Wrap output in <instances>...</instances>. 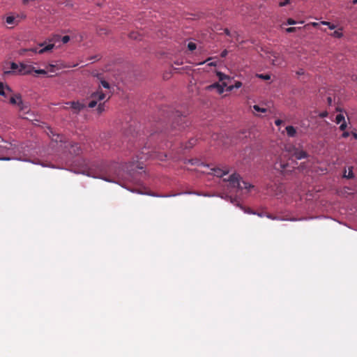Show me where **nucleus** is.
<instances>
[{
  "mask_svg": "<svg viewBox=\"0 0 357 357\" xmlns=\"http://www.w3.org/2000/svg\"><path fill=\"white\" fill-rule=\"evenodd\" d=\"M136 168L142 169V167L139 163H135V162L126 164L122 167L118 163H113L108 167V170L100 173L98 177L106 181L116 182V178H123L124 177V172L131 174Z\"/></svg>",
  "mask_w": 357,
  "mask_h": 357,
  "instance_id": "nucleus-1",
  "label": "nucleus"
},
{
  "mask_svg": "<svg viewBox=\"0 0 357 357\" xmlns=\"http://www.w3.org/2000/svg\"><path fill=\"white\" fill-rule=\"evenodd\" d=\"M241 176L236 173H234L229 176L228 178H224V181H228L229 185L231 188H238V189H245L248 191L254 188V185L245 182L241 181Z\"/></svg>",
  "mask_w": 357,
  "mask_h": 357,
  "instance_id": "nucleus-2",
  "label": "nucleus"
},
{
  "mask_svg": "<svg viewBox=\"0 0 357 357\" xmlns=\"http://www.w3.org/2000/svg\"><path fill=\"white\" fill-rule=\"evenodd\" d=\"M285 151L289 153L291 157H294L297 160L307 158L308 157L307 153L294 145L285 146Z\"/></svg>",
  "mask_w": 357,
  "mask_h": 357,
  "instance_id": "nucleus-3",
  "label": "nucleus"
},
{
  "mask_svg": "<svg viewBox=\"0 0 357 357\" xmlns=\"http://www.w3.org/2000/svg\"><path fill=\"white\" fill-rule=\"evenodd\" d=\"M107 93H104L100 87L94 93L91 94V100L89 102L88 107L93 108L96 107L98 101L103 100L106 98Z\"/></svg>",
  "mask_w": 357,
  "mask_h": 357,
  "instance_id": "nucleus-4",
  "label": "nucleus"
},
{
  "mask_svg": "<svg viewBox=\"0 0 357 357\" xmlns=\"http://www.w3.org/2000/svg\"><path fill=\"white\" fill-rule=\"evenodd\" d=\"M20 105L17 106L19 108V116L24 119L31 120V116H32V114L31 113V109L29 107V105L28 102H24L22 100V102H19Z\"/></svg>",
  "mask_w": 357,
  "mask_h": 357,
  "instance_id": "nucleus-5",
  "label": "nucleus"
},
{
  "mask_svg": "<svg viewBox=\"0 0 357 357\" xmlns=\"http://www.w3.org/2000/svg\"><path fill=\"white\" fill-rule=\"evenodd\" d=\"M274 167L276 170L280 171L284 174L291 172L293 169H294V167H290L288 162H282L281 159L275 162Z\"/></svg>",
  "mask_w": 357,
  "mask_h": 357,
  "instance_id": "nucleus-6",
  "label": "nucleus"
},
{
  "mask_svg": "<svg viewBox=\"0 0 357 357\" xmlns=\"http://www.w3.org/2000/svg\"><path fill=\"white\" fill-rule=\"evenodd\" d=\"M39 46L42 48L38 49V47H35V48H31V49H23L22 50L21 54H22L23 52H25L26 51H31L35 53L43 54L46 52H48V51L52 50L53 47H54V44H48V45H45V47H43L44 43H40L39 45Z\"/></svg>",
  "mask_w": 357,
  "mask_h": 357,
  "instance_id": "nucleus-7",
  "label": "nucleus"
},
{
  "mask_svg": "<svg viewBox=\"0 0 357 357\" xmlns=\"http://www.w3.org/2000/svg\"><path fill=\"white\" fill-rule=\"evenodd\" d=\"M188 123L186 116L178 114L176 119L172 123V128H176V127L178 126V130H182L188 126Z\"/></svg>",
  "mask_w": 357,
  "mask_h": 357,
  "instance_id": "nucleus-8",
  "label": "nucleus"
},
{
  "mask_svg": "<svg viewBox=\"0 0 357 357\" xmlns=\"http://www.w3.org/2000/svg\"><path fill=\"white\" fill-rule=\"evenodd\" d=\"M211 174L217 176V177H223V176L227 175L229 172V169L227 167H215L213 168H211Z\"/></svg>",
  "mask_w": 357,
  "mask_h": 357,
  "instance_id": "nucleus-9",
  "label": "nucleus"
},
{
  "mask_svg": "<svg viewBox=\"0 0 357 357\" xmlns=\"http://www.w3.org/2000/svg\"><path fill=\"white\" fill-rule=\"evenodd\" d=\"M35 71V68L31 65L20 63L19 73L22 75H29Z\"/></svg>",
  "mask_w": 357,
  "mask_h": 357,
  "instance_id": "nucleus-10",
  "label": "nucleus"
},
{
  "mask_svg": "<svg viewBox=\"0 0 357 357\" xmlns=\"http://www.w3.org/2000/svg\"><path fill=\"white\" fill-rule=\"evenodd\" d=\"M22 96L20 94H15L13 96H12L10 98V100H9V102L11 104V105H15L17 106H18L20 105V102H22Z\"/></svg>",
  "mask_w": 357,
  "mask_h": 357,
  "instance_id": "nucleus-11",
  "label": "nucleus"
},
{
  "mask_svg": "<svg viewBox=\"0 0 357 357\" xmlns=\"http://www.w3.org/2000/svg\"><path fill=\"white\" fill-rule=\"evenodd\" d=\"M11 91V89L8 85L4 86L2 82H0V96H6Z\"/></svg>",
  "mask_w": 357,
  "mask_h": 357,
  "instance_id": "nucleus-12",
  "label": "nucleus"
},
{
  "mask_svg": "<svg viewBox=\"0 0 357 357\" xmlns=\"http://www.w3.org/2000/svg\"><path fill=\"white\" fill-rule=\"evenodd\" d=\"M61 68L62 67L58 64L54 65L50 63L46 66V70L47 71V73H55L56 70H61Z\"/></svg>",
  "mask_w": 357,
  "mask_h": 357,
  "instance_id": "nucleus-13",
  "label": "nucleus"
},
{
  "mask_svg": "<svg viewBox=\"0 0 357 357\" xmlns=\"http://www.w3.org/2000/svg\"><path fill=\"white\" fill-rule=\"evenodd\" d=\"M70 153L75 155H79L81 153V146L79 144H73L70 146Z\"/></svg>",
  "mask_w": 357,
  "mask_h": 357,
  "instance_id": "nucleus-14",
  "label": "nucleus"
},
{
  "mask_svg": "<svg viewBox=\"0 0 357 357\" xmlns=\"http://www.w3.org/2000/svg\"><path fill=\"white\" fill-rule=\"evenodd\" d=\"M285 130L287 131V134L288 137H294L296 136V128L294 126H288L286 127Z\"/></svg>",
  "mask_w": 357,
  "mask_h": 357,
  "instance_id": "nucleus-15",
  "label": "nucleus"
},
{
  "mask_svg": "<svg viewBox=\"0 0 357 357\" xmlns=\"http://www.w3.org/2000/svg\"><path fill=\"white\" fill-rule=\"evenodd\" d=\"M71 107L75 109L76 112H79L82 109L85 105L79 102H70Z\"/></svg>",
  "mask_w": 357,
  "mask_h": 357,
  "instance_id": "nucleus-16",
  "label": "nucleus"
},
{
  "mask_svg": "<svg viewBox=\"0 0 357 357\" xmlns=\"http://www.w3.org/2000/svg\"><path fill=\"white\" fill-rule=\"evenodd\" d=\"M227 84L225 82L222 83V85H220L218 83H215L210 86V88H218L220 93H222L224 90V87L227 86Z\"/></svg>",
  "mask_w": 357,
  "mask_h": 357,
  "instance_id": "nucleus-17",
  "label": "nucleus"
},
{
  "mask_svg": "<svg viewBox=\"0 0 357 357\" xmlns=\"http://www.w3.org/2000/svg\"><path fill=\"white\" fill-rule=\"evenodd\" d=\"M353 169L352 167H349L348 173H347V170L345 169L344 172V174H343V176L344 178H354V175L353 169Z\"/></svg>",
  "mask_w": 357,
  "mask_h": 357,
  "instance_id": "nucleus-18",
  "label": "nucleus"
},
{
  "mask_svg": "<svg viewBox=\"0 0 357 357\" xmlns=\"http://www.w3.org/2000/svg\"><path fill=\"white\" fill-rule=\"evenodd\" d=\"M217 76L218 77L219 80H220V81H221V82H222V83H223V82H225L224 81H225V79H229V77H228V76H227L226 75H225L224 73H220V72H218V73H217Z\"/></svg>",
  "mask_w": 357,
  "mask_h": 357,
  "instance_id": "nucleus-19",
  "label": "nucleus"
},
{
  "mask_svg": "<svg viewBox=\"0 0 357 357\" xmlns=\"http://www.w3.org/2000/svg\"><path fill=\"white\" fill-rule=\"evenodd\" d=\"M253 109L255 112H262V113H265L266 112V108H263V107H260L259 105H255L253 107H252Z\"/></svg>",
  "mask_w": 357,
  "mask_h": 357,
  "instance_id": "nucleus-20",
  "label": "nucleus"
},
{
  "mask_svg": "<svg viewBox=\"0 0 357 357\" xmlns=\"http://www.w3.org/2000/svg\"><path fill=\"white\" fill-rule=\"evenodd\" d=\"M344 121H345V119H344V116L343 114H339L336 116V118H335V122L339 124L340 123H342L344 122Z\"/></svg>",
  "mask_w": 357,
  "mask_h": 357,
  "instance_id": "nucleus-21",
  "label": "nucleus"
},
{
  "mask_svg": "<svg viewBox=\"0 0 357 357\" xmlns=\"http://www.w3.org/2000/svg\"><path fill=\"white\" fill-rule=\"evenodd\" d=\"M321 24H324V25H327L328 26V28L330 29H335V25H334L333 24H331V22H326V21H321L320 22Z\"/></svg>",
  "mask_w": 357,
  "mask_h": 357,
  "instance_id": "nucleus-22",
  "label": "nucleus"
},
{
  "mask_svg": "<svg viewBox=\"0 0 357 357\" xmlns=\"http://www.w3.org/2000/svg\"><path fill=\"white\" fill-rule=\"evenodd\" d=\"M342 33L340 30H335L332 34L331 36L335 37V38H340L342 36Z\"/></svg>",
  "mask_w": 357,
  "mask_h": 357,
  "instance_id": "nucleus-23",
  "label": "nucleus"
},
{
  "mask_svg": "<svg viewBox=\"0 0 357 357\" xmlns=\"http://www.w3.org/2000/svg\"><path fill=\"white\" fill-rule=\"evenodd\" d=\"M188 48L190 51H194L197 48V45L195 43L190 42L188 44Z\"/></svg>",
  "mask_w": 357,
  "mask_h": 357,
  "instance_id": "nucleus-24",
  "label": "nucleus"
},
{
  "mask_svg": "<svg viewBox=\"0 0 357 357\" xmlns=\"http://www.w3.org/2000/svg\"><path fill=\"white\" fill-rule=\"evenodd\" d=\"M257 77L262 79H264V80H268L271 79V76L268 74H259V75H257Z\"/></svg>",
  "mask_w": 357,
  "mask_h": 357,
  "instance_id": "nucleus-25",
  "label": "nucleus"
},
{
  "mask_svg": "<svg viewBox=\"0 0 357 357\" xmlns=\"http://www.w3.org/2000/svg\"><path fill=\"white\" fill-rule=\"evenodd\" d=\"M37 74H40V75H45L47 74V71L45 69H39V70H36L35 68V71H34Z\"/></svg>",
  "mask_w": 357,
  "mask_h": 357,
  "instance_id": "nucleus-26",
  "label": "nucleus"
},
{
  "mask_svg": "<svg viewBox=\"0 0 357 357\" xmlns=\"http://www.w3.org/2000/svg\"><path fill=\"white\" fill-rule=\"evenodd\" d=\"M14 22H15V17H14L8 16V17H6V22L8 24H14Z\"/></svg>",
  "mask_w": 357,
  "mask_h": 357,
  "instance_id": "nucleus-27",
  "label": "nucleus"
},
{
  "mask_svg": "<svg viewBox=\"0 0 357 357\" xmlns=\"http://www.w3.org/2000/svg\"><path fill=\"white\" fill-rule=\"evenodd\" d=\"M195 142H196V139H191L188 142V144H187V145L185 146V148H191V147H192V146L195 144Z\"/></svg>",
  "mask_w": 357,
  "mask_h": 357,
  "instance_id": "nucleus-28",
  "label": "nucleus"
},
{
  "mask_svg": "<svg viewBox=\"0 0 357 357\" xmlns=\"http://www.w3.org/2000/svg\"><path fill=\"white\" fill-rule=\"evenodd\" d=\"M139 34L137 32H132L130 33V38L135 40L139 39Z\"/></svg>",
  "mask_w": 357,
  "mask_h": 357,
  "instance_id": "nucleus-29",
  "label": "nucleus"
},
{
  "mask_svg": "<svg viewBox=\"0 0 357 357\" xmlns=\"http://www.w3.org/2000/svg\"><path fill=\"white\" fill-rule=\"evenodd\" d=\"M10 68H11L13 71H15V70H17L19 71L20 66H19L17 63H15L13 62V63H11V65H10Z\"/></svg>",
  "mask_w": 357,
  "mask_h": 357,
  "instance_id": "nucleus-30",
  "label": "nucleus"
},
{
  "mask_svg": "<svg viewBox=\"0 0 357 357\" xmlns=\"http://www.w3.org/2000/svg\"><path fill=\"white\" fill-rule=\"evenodd\" d=\"M104 109H105L104 103H100L98 105V108H97L98 112L99 114H100L102 111H104Z\"/></svg>",
  "mask_w": 357,
  "mask_h": 357,
  "instance_id": "nucleus-31",
  "label": "nucleus"
},
{
  "mask_svg": "<svg viewBox=\"0 0 357 357\" xmlns=\"http://www.w3.org/2000/svg\"><path fill=\"white\" fill-rule=\"evenodd\" d=\"M101 85L103 88H105L106 89H109V84L107 82H106L105 80H102Z\"/></svg>",
  "mask_w": 357,
  "mask_h": 357,
  "instance_id": "nucleus-32",
  "label": "nucleus"
},
{
  "mask_svg": "<svg viewBox=\"0 0 357 357\" xmlns=\"http://www.w3.org/2000/svg\"><path fill=\"white\" fill-rule=\"evenodd\" d=\"M290 0H284V1L280 2L279 6L283 7L289 3Z\"/></svg>",
  "mask_w": 357,
  "mask_h": 357,
  "instance_id": "nucleus-33",
  "label": "nucleus"
},
{
  "mask_svg": "<svg viewBox=\"0 0 357 357\" xmlns=\"http://www.w3.org/2000/svg\"><path fill=\"white\" fill-rule=\"evenodd\" d=\"M242 86V83L241 82H236L234 86H229V89H231L232 88H240Z\"/></svg>",
  "mask_w": 357,
  "mask_h": 357,
  "instance_id": "nucleus-34",
  "label": "nucleus"
},
{
  "mask_svg": "<svg viewBox=\"0 0 357 357\" xmlns=\"http://www.w3.org/2000/svg\"><path fill=\"white\" fill-rule=\"evenodd\" d=\"M347 123L345 121H344V122H342L341 123V125L340 126V129L341 130H344L347 128Z\"/></svg>",
  "mask_w": 357,
  "mask_h": 357,
  "instance_id": "nucleus-35",
  "label": "nucleus"
},
{
  "mask_svg": "<svg viewBox=\"0 0 357 357\" xmlns=\"http://www.w3.org/2000/svg\"><path fill=\"white\" fill-rule=\"evenodd\" d=\"M69 40H70V36H64L61 39V41L63 42V43H67Z\"/></svg>",
  "mask_w": 357,
  "mask_h": 357,
  "instance_id": "nucleus-36",
  "label": "nucleus"
},
{
  "mask_svg": "<svg viewBox=\"0 0 357 357\" xmlns=\"http://www.w3.org/2000/svg\"><path fill=\"white\" fill-rule=\"evenodd\" d=\"M287 23L289 25H293V24H296L297 22L294 20H293L291 18H289L287 21Z\"/></svg>",
  "mask_w": 357,
  "mask_h": 357,
  "instance_id": "nucleus-37",
  "label": "nucleus"
},
{
  "mask_svg": "<svg viewBox=\"0 0 357 357\" xmlns=\"http://www.w3.org/2000/svg\"><path fill=\"white\" fill-rule=\"evenodd\" d=\"M296 27H289L286 29V31L287 33H293V32L296 31Z\"/></svg>",
  "mask_w": 357,
  "mask_h": 357,
  "instance_id": "nucleus-38",
  "label": "nucleus"
},
{
  "mask_svg": "<svg viewBox=\"0 0 357 357\" xmlns=\"http://www.w3.org/2000/svg\"><path fill=\"white\" fill-rule=\"evenodd\" d=\"M266 216L269 218V219H271V220H277L278 218L276 217H274L272 215L269 214V213H266Z\"/></svg>",
  "mask_w": 357,
  "mask_h": 357,
  "instance_id": "nucleus-39",
  "label": "nucleus"
},
{
  "mask_svg": "<svg viewBox=\"0 0 357 357\" xmlns=\"http://www.w3.org/2000/svg\"><path fill=\"white\" fill-rule=\"evenodd\" d=\"M227 54H228V52L226 50H225L221 52L220 56H221V57L224 58L227 55Z\"/></svg>",
  "mask_w": 357,
  "mask_h": 357,
  "instance_id": "nucleus-40",
  "label": "nucleus"
},
{
  "mask_svg": "<svg viewBox=\"0 0 357 357\" xmlns=\"http://www.w3.org/2000/svg\"><path fill=\"white\" fill-rule=\"evenodd\" d=\"M4 142L1 137L0 136V152L3 151V146H2L1 143Z\"/></svg>",
  "mask_w": 357,
  "mask_h": 357,
  "instance_id": "nucleus-41",
  "label": "nucleus"
},
{
  "mask_svg": "<svg viewBox=\"0 0 357 357\" xmlns=\"http://www.w3.org/2000/svg\"><path fill=\"white\" fill-rule=\"evenodd\" d=\"M282 123H283V121H282V120H280V119H277V120H275V125H276V126H280V125H281Z\"/></svg>",
  "mask_w": 357,
  "mask_h": 357,
  "instance_id": "nucleus-42",
  "label": "nucleus"
},
{
  "mask_svg": "<svg viewBox=\"0 0 357 357\" xmlns=\"http://www.w3.org/2000/svg\"><path fill=\"white\" fill-rule=\"evenodd\" d=\"M349 136V132H344L342 135V137L343 138H347Z\"/></svg>",
  "mask_w": 357,
  "mask_h": 357,
  "instance_id": "nucleus-43",
  "label": "nucleus"
},
{
  "mask_svg": "<svg viewBox=\"0 0 357 357\" xmlns=\"http://www.w3.org/2000/svg\"><path fill=\"white\" fill-rule=\"evenodd\" d=\"M320 23L318 22H311L310 25H312L313 27H318Z\"/></svg>",
  "mask_w": 357,
  "mask_h": 357,
  "instance_id": "nucleus-44",
  "label": "nucleus"
},
{
  "mask_svg": "<svg viewBox=\"0 0 357 357\" xmlns=\"http://www.w3.org/2000/svg\"><path fill=\"white\" fill-rule=\"evenodd\" d=\"M273 65H280V62L278 61L276 59H273Z\"/></svg>",
  "mask_w": 357,
  "mask_h": 357,
  "instance_id": "nucleus-45",
  "label": "nucleus"
},
{
  "mask_svg": "<svg viewBox=\"0 0 357 357\" xmlns=\"http://www.w3.org/2000/svg\"><path fill=\"white\" fill-rule=\"evenodd\" d=\"M224 32H225V33L226 35H227V36H230V31H229V30L228 29H225L224 30Z\"/></svg>",
  "mask_w": 357,
  "mask_h": 357,
  "instance_id": "nucleus-46",
  "label": "nucleus"
},
{
  "mask_svg": "<svg viewBox=\"0 0 357 357\" xmlns=\"http://www.w3.org/2000/svg\"><path fill=\"white\" fill-rule=\"evenodd\" d=\"M327 100H328V104L331 105V103L333 102L332 98L331 97H328Z\"/></svg>",
  "mask_w": 357,
  "mask_h": 357,
  "instance_id": "nucleus-47",
  "label": "nucleus"
},
{
  "mask_svg": "<svg viewBox=\"0 0 357 357\" xmlns=\"http://www.w3.org/2000/svg\"><path fill=\"white\" fill-rule=\"evenodd\" d=\"M297 74H298V75H303V74H304V71H303V69L299 70L297 72Z\"/></svg>",
  "mask_w": 357,
  "mask_h": 357,
  "instance_id": "nucleus-48",
  "label": "nucleus"
},
{
  "mask_svg": "<svg viewBox=\"0 0 357 357\" xmlns=\"http://www.w3.org/2000/svg\"><path fill=\"white\" fill-rule=\"evenodd\" d=\"M327 114H327V112H324V113H322V114H320V116H321V117H325V116H327Z\"/></svg>",
  "mask_w": 357,
  "mask_h": 357,
  "instance_id": "nucleus-49",
  "label": "nucleus"
},
{
  "mask_svg": "<svg viewBox=\"0 0 357 357\" xmlns=\"http://www.w3.org/2000/svg\"><path fill=\"white\" fill-rule=\"evenodd\" d=\"M61 138H62V137H60L59 135H57V137H56V141L59 140L60 142H62Z\"/></svg>",
  "mask_w": 357,
  "mask_h": 357,
  "instance_id": "nucleus-50",
  "label": "nucleus"
},
{
  "mask_svg": "<svg viewBox=\"0 0 357 357\" xmlns=\"http://www.w3.org/2000/svg\"><path fill=\"white\" fill-rule=\"evenodd\" d=\"M247 213H250V214H255V212H253L251 209H248V210L247 211Z\"/></svg>",
  "mask_w": 357,
  "mask_h": 357,
  "instance_id": "nucleus-51",
  "label": "nucleus"
},
{
  "mask_svg": "<svg viewBox=\"0 0 357 357\" xmlns=\"http://www.w3.org/2000/svg\"><path fill=\"white\" fill-rule=\"evenodd\" d=\"M257 215L259 216V217H264V215H266V214L263 213H258Z\"/></svg>",
  "mask_w": 357,
  "mask_h": 357,
  "instance_id": "nucleus-52",
  "label": "nucleus"
},
{
  "mask_svg": "<svg viewBox=\"0 0 357 357\" xmlns=\"http://www.w3.org/2000/svg\"><path fill=\"white\" fill-rule=\"evenodd\" d=\"M29 1L30 0H23L22 3H23V4L26 5V4H27L29 3Z\"/></svg>",
  "mask_w": 357,
  "mask_h": 357,
  "instance_id": "nucleus-53",
  "label": "nucleus"
},
{
  "mask_svg": "<svg viewBox=\"0 0 357 357\" xmlns=\"http://www.w3.org/2000/svg\"><path fill=\"white\" fill-rule=\"evenodd\" d=\"M208 66H216V64H215V63H214V62H211V63H208Z\"/></svg>",
  "mask_w": 357,
  "mask_h": 357,
  "instance_id": "nucleus-54",
  "label": "nucleus"
},
{
  "mask_svg": "<svg viewBox=\"0 0 357 357\" xmlns=\"http://www.w3.org/2000/svg\"><path fill=\"white\" fill-rule=\"evenodd\" d=\"M105 33V31H103V30L100 29V30L99 33H100V34H102V33Z\"/></svg>",
  "mask_w": 357,
  "mask_h": 357,
  "instance_id": "nucleus-55",
  "label": "nucleus"
},
{
  "mask_svg": "<svg viewBox=\"0 0 357 357\" xmlns=\"http://www.w3.org/2000/svg\"><path fill=\"white\" fill-rule=\"evenodd\" d=\"M353 136L354 137L355 139H357V134L356 133H353Z\"/></svg>",
  "mask_w": 357,
  "mask_h": 357,
  "instance_id": "nucleus-56",
  "label": "nucleus"
},
{
  "mask_svg": "<svg viewBox=\"0 0 357 357\" xmlns=\"http://www.w3.org/2000/svg\"><path fill=\"white\" fill-rule=\"evenodd\" d=\"M0 160H9L8 158H0Z\"/></svg>",
  "mask_w": 357,
  "mask_h": 357,
  "instance_id": "nucleus-57",
  "label": "nucleus"
},
{
  "mask_svg": "<svg viewBox=\"0 0 357 357\" xmlns=\"http://www.w3.org/2000/svg\"><path fill=\"white\" fill-rule=\"evenodd\" d=\"M353 3H354V4H357V0H354V1H353Z\"/></svg>",
  "mask_w": 357,
  "mask_h": 357,
  "instance_id": "nucleus-58",
  "label": "nucleus"
},
{
  "mask_svg": "<svg viewBox=\"0 0 357 357\" xmlns=\"http://www.w3.org/2000/svg\"><path fill=\"white\" fill-rule=\"evenodd\" d=\"M140 145H141V144H140L139 142H137V144H136L135 146H137L138 147V146H139Z\"/></svg>",
  "mask_w": 357,
  "mask_h": 357,
  "instance_id": "nucleus-59",
  "label": "nucleus"
},
{
  "mask_svg": "<svg viewBox=\"0 0 357 357\" xmlns=\"http://www.w3.org/2000/svg\"><path fill=\"white\" fill-rule=\"evenodd\" d=\"M48 76H49V77H53V76H54V75L51 74V75H48Z\"/></svg>",
  "mask_w": 357,
  "mask_h": 357,
  "instance_id": "nucleus-60",
  "label": "nucleus"
}]
</instances>
